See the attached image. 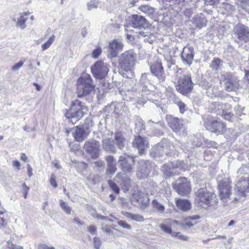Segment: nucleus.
Listing matches in <instances>:
<instances>
[{"label": "nucleus", "mask_w": 249, "mask_h": 249, "mask_svg": "<svg viewBox=\"0 0 249 249\" xmlns=\"http://www.w3.org/2000/svg\"><path fill=\"white\" fill-rule=\"evenodd\" d=\"M151 73L156 76L160 82H164L166 78L164 68L161 60H157L153 62L150 66Z\"/></svg>", "instance_id": "nucleus-13"}, {"label": "nucleus", "mask_w": 249, "mask_h": 249, "mask_svg": "<svg viewBox=\"0 0 249 249\" xmlns=\"http://www.w3.org/2000/svg\"><path fill=\"white\" fill-rule=\"evenodd\" d=\"M13 166L17 168L18 170L20 169V163L18 160H14L12 162Z\"/></svg>", "instance_id": "nucleus-54"}, {"label": "nucleus", "mask_w": 249, "mask_h": 249, "mask_svg": "<svg viewBox=\"0 0 249 249\" xmlns=\"http://www.w3.org/2000/svg\"><path fill=\"white\" fill-rule=\"evenodd\" d=\"M194 83L192 80L190 73L183 74V76L178 78L175 88L177 91L184 96H187L192 92L194 89Z\"/></svg>", "instance_id": "nucleus-3"}, {"label": "nucleus", "mask_w": 249, "mask_h": 249, "mask_svg": "<svg viewBox=\"0 0 249 249\" xmlns=\"http://www.w3.org/2000/svg\"><path fill=\"white\" fill-rule=\"evenodd\" d=\"M135 62V54L131 51H127L121 55V60L120 63L121 67L127 71Z\"/></svg>", "instance_id": "nucleus-14"}, {"label": "nucleus", "mask_w": 249, "mask_h": 249, "mask_svg": "<svg viewBox=\"0 0 249 249\" xmlns=\"http://www.w3.org/2000/svg\"><path fill=\"white\" fill-rule=\"evenodd\" d=\"M7 247L9 249H23V247L14 244L12 241H8Z\"/></svg>", "instance_id": "nucleus-45"}, {"label": "nucleus", "mask_w": 249, "mask_h": 249, "mask_svg": "<svg viewBox=\"0 0 249 249\" xmlns=\"http://www.w3.org/2000/svg\"><path fill=\"white\" fill-rule=\"evenodd\" d=\"M200 218L198 215L187 216L182 219L181 223L179 222V224L183 227L190 228L196 224Z\"/></svg>", "instance_id": "nucleus-20"}, {"label": "nucleus", "mask_w": 249, "mask_h": 249, "mask_svg": "<svg viewBox=\"0 0 249 249\" xmlns=\"http://www.w3.org/2000/svg\"><path fill=\"white\" fill-rule=\"evenodd\" d=\"M55 37L53 35H52L49 38V39L48 40V41L47 42H46L45 43H43L42 45V46H41L42 50L43 51H45V50H47L48 48H49L50 47V46L51 45V44L54 41Z\"/></svg>", "instance_id": "nucleus-35"}, {"label": "nucleus", "mask_w": 249, "mask_h": 249, "mask_svg": "<svg viewBox=\"0 0 249 249\" xmlns=\"http://www.w3.org/2000/svg\"><path fill=\"white\" fill-rule=\"evenodd\" d=\"M105 160L107 164V173L109 175H112L114 174L117 170L116 160L113 156L111 155L106 156Z\"/></svg>", "instance_id": "nucleus-18"}, {"label": "nucleus", "mask_w": 249, "mask_h": 249, "mask_svg": "<svg viewBox=\"0 0 249 249\" xmlns=\"http://www.w3.org/2000/svg\"><path fill=\"white\" fill-rule=\"evenodd\" d=\"M167 67L170 70H171V68L172 67H173V69H175V68H176L177 69H178V71H177V72H178V71H181V73L182 72H183L184 71V70L182 69H178V67H177V66L176 65V64H175V61L174 60H173V59H171L170 60L168 61Z\"/></svg>", "instance_id": "nucleus-39"}, {"label": "nucleus", "mask_w": 249, "mask_h": 249, "mask_svg": "<svg viewBox=\"0 0 249 249\" xmlns=\"http://www.w3.org/2000/svg\"><path fill=\"white\" fill-rule=\"evenodd\" d=\"M88 231L91 234H95L96 232L97 228L94 225H90L88 228Z\"/></svg>", "instance_id": "nucleus-50"}, {"label": "nucleus", "mask_w": 249, "mask_h": 249, "mask_svg": "<svg viewBox=\"0 0 249 249\" xmlns=\"http://www.w3.org/2000/svg\"><path fill=\"white\" fill-rule=\"evenodd\" d=\"M80 163L84 169H87L88 165L87 163L84 162H81Z\"/></svg>", "instance_id": "nucleus-59"}, {"label": "nucleus", "mask_w": 249, "mask_h": 249, "mask_svg": "<svg viewBox=\"0 0 249 249\" xmlns=\"http://www.w3.org/2000/svg\"><path fill=\"white\" fill-rule=\"evenodd\" d=\"M222 61L218 57H214L211 64L210 68L214 71H217L222 64Z\"/></svg>", "instance_id": "nucleus-30"}, {"label": "nucleus", "mask_w": 249, "mask_h": 249, "mask_svg": "<svg viewBox=\"0 0 249 249\" xmlns=\"http://www.w3.org/2000/svg\"><path fill=\"white\" fill-rule=\"evenodd\" d=\"M109 197L111 198V200L112 201L115 200V197L113 195L110 194L109 195Z\"/></svg>", "instance_id": "nucleus-63"}, {"label": "nucleus", "mask_w": 249, "mask_h": 249, "mask_svg": "<svg viewBox=\"0 0 249 249\" xmlns=\"http://www.w3.org/2000/svg\"><path fill=\"white\" fill-rule=\"evenodd\" d=\"M23 63L24 61L20 60L18 63H16L12 66V70L13 71H17L23 65Z\"/></svg>", "instance_id": "nucleus-49"}, {"label": "nucleus", "mask_w": 249, "mask_h": 249, "mask_svg": "<svg viewBox=\"0 0 249 249\" xmlns=\"http://www.w3.org/2000/svg\"><path fill=\"white\" fill-rule=\"evenodd\" d=\"M86 111H88L87 107L83 105L80 101L76 99L71 103L70 108L66 110L65 115L69 120L75 118L79 120L84 116Z\"/></svg>", "instance_id": "nucleus-4"}, {"label": "nucleus", "mask_w": 249, "mask_h": 249, "mask_svg": "<svg viewBox=\"0 0 249 249\" xmlns=\"http://www.w3.org/2000/svg\"><path fill=\"white\" fill-rule=\"evenodd\" d=\"M235 224V221L233 220H231L229 223L228 226H231Z\"/></svg>", "instance_id": "nucleus-62"}, {"label": "nucleus", "mask_w": 249, "mask_h": 249, "mask_svg": "<svg viewBox=\"0 0 249 249\" xmlns=\"http://www.w3.org/2000/svg\"><path fill=\"white\" fill-rule=\"evenodd\" d=\"M27 169L28 176L31 177L33 175V168L29 164L27 165Z\"/></svg>", "instance_id": "nucleus-52"}, {"label": "nucleus", "mask_w": 249, "mask_h": 249, "mask_svg": "<svg viewBox=\"0 0 249 249\" xmlns=\"http://www.w3.org/2000/svg\"><path fill=\"white\" fill-rule=\"evenodd\" d=\"M29 190V188L27 187L25 183H23L21 185V192L23 194L24 198H27V194Z\"/></svg>", "instance_id": "nucleus-44"}, {"label": "nucleus", "mask_w": 249, "mask_h": 249, "mask_svg": "<svg viewBox=\"0 0 249 249\" xmlns=\"http://www.w3.org/2000/svg\"><path fill=\"white\" fill-rule=\"evenodd\" d=\"M54 165L55 167H56L58 169H59L61 168V166L58 163H54Z\"/></svg>", "instance_id": "nucleus-64"}, {"label": "nucleus", "mask_w": 249, "mask_h": 249, "mask_svg": "<svg viewBox=\"0 0 249 249\" xmlns=\"http://www.w3.org/2000/svg\"><path fill=\"white\" fill-rule=\"evenodd\" d=\"M188 49V52H187L185 49H184L181 53V57L188 64H191L194 58V54L191 49L189 48Z\"/></svg>", "instance_id": "nucleus-25"}, {"label": "nucleus", "mask_w": 249, "mask_h": 249, "mask_svg": "<svg viewBox=\"0 0 249 249\" xmlns=\"http://www.w3.org/2000/svg\"><path fill=\"white\" fill-rule=\"evenodd\" d=\"M49 181L51 185L53 187L56 188L57 187L58 185L56 182V177L54 174H51Z\"/></svg>", "instance_id": "nucleus-47"}, {"label": "nucleus", "mask_w": 249, "mask_h": 249, "mask_svg": "<svg viewBox=\"0 0 249 249\" xmlns=\"http://www.w3.org/2000/svg\"><path fill=\"white\" fill-rule=\"evenodd\" d=\"M38 249H54L53 247H48L45 244H39L37 247Z\"/></svg>", "instance_id": "nucleus-51"}, {"label": "nucleus", "mask_w": 249, "mask_h": 249, "mask_svg": "<svg viewBox=\"0 0 249 249\" xmlns=\"http://www.w3.org/2000/svg\"><path fill=\"white\" fill-rule=\"evenodd\" d=\"M73 221L75 223H76V224H77L79 225H81L83 224V223L81 221L79 218L78 217H76L74 218Z\"/></svg>", "instance_id": "nucleus-57"}, {"label": "nucleus", "mask_w": 249, "mask_h": 249, "mask_svg": "<svg viewBox=\"0 0 249 249\" xmlns=\"http://www.w3.org/2000/svg\"><path fill=\"white\" fill-rule=\"evenodd\" d=\"M148 24V23L146 18L142 16L133 15L131 17L130 24L133 28H144L147 26Z\"/></svg>", "instance_id": "nucleus-17"}, {"label": "nucleus", "mask_w": 249, "mask_h": 249, "mask_svg": "<svg viewBox=\"0 0 249 249\" xmlns=\"http://www.w3.org/2000/svg\"><path fill=\"white\" fill-rule=\"evenodd\" d=\"M87 134L85 129L80 126H76L75 128V131L73 133V137L75 140L78 142H83L87 137Z\"/></svg>", "instance_id": "nucleus-22"}, {"label": "nucleus", "mask_w": 249, "mask_h": 249, "mask_svg": "<svg viewBox=\"0 0 249 249\" xmlns=\"http://www.w3.org/2000/svg\"><path fill=\"white\" fill-rule=\"evenodd\" d=\"M168 124L169 126L175 132L179 131L182 125L179 119L177 117H171L168 122Z\"/></svg>", "instance_id": "nucleus-24"}, {"label": "nucleus", "mask_w": 249, "mask_h": 249, "mask_svg": "<svg viewBox=\"0 0 249 249\" xmlns=\"http://www.w3.org/2000/svg\"><path fill=\"white\" fill-rule=\"evenodd\" d=\"M94 164L97 167H101L103 164V162L102 160L96 161L94 162Z\"/></svg>", "instance_id": "nucleus-58"}, {"label": "nucleus", "mask_w": 249, "mask_h": 249, "mask_svg": "<svg viewBox=\"0 0 249 249\" xmlns=\"http://www.w3.org/2000/svg\"><path fill=\"white\" fill-rule=\"evenodd\" d=\"M205 126L207 130L217 135L224 134L227 130L226 124L223 121L214 117L207 119Z\"/></svg>", "instance_id": "nucleus-7"}, {"label": "nucleus", "mask_w": 249, "mask_h": 249, "mask_svg": "<svg viewBox=\"0 0 249 249\" xmlns=\"http://www.w3.org/2000/svg\"><path fill=\"white\" fill-rule=\"evenodd\" d=\"M142 196L143 193L141 191L138 190L135 191L132 194V198L137 202H141L142 198Z\"/></svg>", "instance_id": "nucleus-36"}, {"label": "nucleus", "mask_w": 249, "mask_h": 249, "mask_svg": "<svg viewBox=\"0 0 249 249\" xmlns=\"http://www.w3.org/2000/svg\"><path fill=\"white\" fill-rule=\"evenodd\" d=\"M117 223L120 226H121L124 228H125V229H127L128 230H130L131 229V225L128 224V223H127L125 221L120 220V221H118Z\"/></svg>", "instance_id": "nucleus-48"}, {"label": "nucleus", "mask_w": 249, "mask_h": 249, "mask_svg": "<svg viewBox=\"0 0 249 249\" xmlns=\"http://www.w3.org/2000/svg\"><path fill=\"white\" fill-rule=\"evenodd\" d=\"M132 145L133 147L138 149L140 155L143 154L145 149L148 147V143L145 139L139 135L135 136Z\"/></svg>", "instance_id": "nucleus-16"}, {"label": "nucleus", "mask_w": 249, "mask_h": 249, "mask_svg": "<svg viewBox=\"0 0 249 249\" xmlns=\"http://www.w3.org/2000/svg\"><path fill=\"white\" fill-rule=\"evenodd\" d=\"M102 50L100 47H97L92 52V57L94 58H97L101 54Z\"/></svg>", "instance_id": "nucleus-46"}, {"label": "nucleus", "mask_w": 249, "mask_h": 249, "mask_svg": "<svg viewBox=\"0 0 249 249\" xmlns=\"http://www.w3.org/2000/svg\"><path fill=\"white\" fill-rule=\"evenodd\" d=\"M175 204L179 210L183 212L190 210L192 207L191 203L186 199L177 198L175 200Z\"/></svg>", "instance_id": "nucleus-19"}, {"label": "nucleus", "mask_w": 249, "mask_h": 249, "mask_svg": "<svg viewBox=\"0 0 249 249\" xmlns=\"http://www.w3.org/2000/svg\"><path fill=\"white\" fill-rule=\"evenodd\" d=\"M241 3H242L244 5L246 6L249 3V0H241Z\"/></svg>", "instance_id": "nucleus-60"}, {"label": "nucleus", "mask_w": 249, "mask_h": 249, "mask_svg": "<svg viewBox=\"0 0 249 249\" xmlns=\"http://www.w3.org/2000/svg\"><path fill=\"white\" fill-rule=\"evenodd\" d=\"M91 72L96 78L102 79L107 74L108 66L101 60L96 61L91 67Z\"/></svg>", "instance_id": "nucleus-11"}, {"label": "nucleus", "mask_w": 249, "mask_h": 249, "mask_svg": "<svg viewBox=\"0 0 249 249\" xmlns=\"http://www.w3.org/2000/svg\"><path fill=\"white\" fill-rule=\"evenodd\" d=\"M93 243L94 247L95 249H100L102 245V242L100 239L99 237H94L93 238Z\"/></svg>", "instance_id": "nucleus-41"}, {"label": "nucleus", "mask_w": 249, "mask_h": 249, "mask_svg": "<svg viewBox=\"0 0 249 249\" xmlns=\"http://www.w3.org/2000/svg\"><path fill=\"white\" fill-rule=\"evenodd\" d=\"M235 34L239 40L248 42L249 41V29L243 24H238L235 27Z\"/></svg>", "instance_id": "nucleus-15"}, {"label": "nucleus", "mask_w": 249, "mask_h": 249, "mask_svg": "<svg viewBox=\"0 0 249 249\" xmlns=\"http://www.w3.org/2000/svg\"><path fill=\"white\" fill-rule=\"evenodd\" d=\"M103 147L106 150L115 151V147L113 142L109 138L105 139L103 141Z\"/></svg>", "instance_id": "nucleus-27"}, {"label": "nucleus", "mask_w": 249, "mask_h": 249, "mask_svg": "<svg viewBox=\"0 0 249 249\" xmlns=\"http://www.w3.org/2000/svg\"><path fill=\"white\" fill-rule=\"evenodd\" d=\"M132 180L129 178H124L121 184V188L124 192H127L131 187Z\"/></svg>", "instance_id": "nucleus-31"}, {"label": "nucleus", "mask_w": 249, "mask_h": 249, "mask_svg": "<svg viewBox=\"0 0 249 249\" xmlns=\"http://www.w3.org/2000/svg\"><path fill=\"white\" fill-rule=\"evenodd\" d=\"M115 226L114 225L112 226L106 225L104 227H103L101 229L104 232L110 234L112 233L113 230L114 229Z\"/></svg>", "instance_id": "nucleus-40"}, {"label": "nucleus", "mask_w": 249, "mask_h": 249, "mask_svg": "<svg viewBox=\"0 0 249 249\" xmlns=\"http://www.w3.org/2000/svg\"><path fill=\"white\" fill-rule=\"evenodd\" d=\"M244 79L246 82L249 84V70H245Z\"/></svg>", "instance_id": "nucleus-55"}, {"label": "nucleus", "mask_w": 249, "mask_h": 249, "mask_svg": "<svg viewBox=\"0 0 249 249\" xmlns=\"http://www.w3.org/2000/svg\"><path fill=\"white\" fill-rule=\"evenodd\" d=\"M33 85L36 87V90L37 91H39L40 90V87L38 84L34 83Z\"/></svg>", "instance_id": "nucleus-61"}, {"label": "nucleus", "mask_w": 249, "mask_h": 249, "mask_svg": "<svg viewBox=\"0 0 249 249\" xmlns=\"http://www.w3.org/2000/svg\"><path fill=\"white\" fill-rule=\"evenodd\" d=\"M95 86L89 74L83 73L77 82V94L79 97H83L95 91Z\"/></svg>", "instance_id": "nucleus-2"}, {"label": "nucleus", "mask_w": 249, "mask_h": 249, "mask_svg": "<svg viewBox=\"0 0 249 249\" xmlns=\"http://www.w3.org/2000/svg\"><path fill=\"white\" fill-rule=\"evenodd\" d=\"M119 166L124 173H131L133 171L135 164V157L124 153L120 156L118 160Z\"/></svg>", "instance_id": "nucleus-8"}, {"label": "nucleus", "mask_w": 249, "mask_h": 249, "mask_svg": "<svg viewBox=\"0 0 249 249\" xmlns=\"http://www.w3.org/2000/svg\"><path fill=\"white\" fill-rule=\"evenodd\" d=\"M172 236L178 237L180 240L183 241H187L188 239V237L183 234H181L179 232H175L172 233Z\"/></svg>", "instance_id": "nucleus-42"}, {"label": "nucleus", "mask_w": 249, "mask_h": 249, "mask_svg": "<svg viewBox=\"0 0 249 249\" xmlns=\"http://www.w3.org/2000/svg\"><path fill=\"white\" fill-rule=\"evenodd\" d=\"M173 189L181 196H188L192 192L191 182L186 177H180L172 184Z\"/></svg>", "instance_id": "nucleus-5"}, {"label": "nucleus", "mask_w": 249, "mask_h": 249, "mask_svg": "<svg viewBox=\"0 0 249 249\" xmlns=\"http://www.w3.org/2000/svg\"><path fill=\"white\" fill-rule=\"evenodd\" d=\"M100 143L99 142L92 139L87 141L84 145L83 149L91 159H96L100 153Z\"/></svg>", "instance_id": "nucleus-12"}, {"label": "nucleus", "mask_w": 249, "mask_h": 249, "mask_svg": "<svg viewBox=\"0 0 249 249\" xmlns=\"http://www.w3.org/2000/svg\"><path fill=\"white\" fill-rule=\"evenodd\" d=\"M220 84H223L225 89L229 92L235 91L240 88V80L233 76L231 72H227L221 75Z\"/></svg>", "instance_id": "nucleus-6"}, {"label": "nucleus", "mask_w": 249, "mask_h": 249, "mask_svg": "<svg viewBox=\"0 0 249 249\" xmlns=\"http://www.w3.org/2000/svg\"><path fill=\"white\" fill-rule=\"evenodd\" d=\"M249 193V178H241L236 184V196L232 202L239 201L242 197H245Z\"/></svg>", "instance_id": "nucleus-9"}, {"label": "nucleus", "mask_w": 249, "mask_h": 249, "mask_svg": "<svg viewBox=\"0 0 249 249\" xmlns=\"http://www.w3.org/2000/svg\"><path fill=\"white\" fill-rule=\"evenodd\" d=\"M20 160L26 162L27 161L28 158L25 153H21L20 154Z\"/></svg>", "instance_id": "nucleus-56"}, {"label": "nucleus", "mask_w": 249, "mask_h": 249, "mask_svg": "<svg viewBox=\"0 0 249 249\" xmlns=\"http://www.w3.org/2000/svg\"><path fill=\"white\" fill-rule=\"evenodd\" d=\"M217 189L220 199L227 203L232 194L231 181L221 180L218 184Z\"/></svg>", "instance_id": "nucleus-10"}, {"label": "nucleus", "mask_w": 249, "mask_h": 249, "mask_svg": "<svg viewBox=\"0 0 249 249\" xmlns=\"http://www.w3.org/2000/svg\"><path fill=\"white\" fill-rule=\"evenodd\" d=\"M30 12H24L21 14L19 18H18L17 24L22 29H24L25 27V22L27 19L26 17L30 15Z\"/></svg>", "instance_id": "nucleus-28"}, {"label": "nucleus", "mask_w": 249, "mask_h": 249, "mask_svg": "<svg viewBox=\"0 0 249 249\" xmlns=\"http://www.w3.org/2000/svg\"><path fill=\"white\" fill-rule=\"evenodd\" d=\"M152 207L156 209L157 211L160 212H163L165 210L164 207L161 204L160 202H158V201L156 199H154L152 201Z\"/></svg>", "instance_id": "nucleus-33"}, {"label": "nucleus", "mask_w": 249, "mask_h": 249, "mask_svg": "<svg viewBox=\"0 0 249 249\" xmlns=\"http://www.w3.org/2000/svg\"><path fill=\"white\" fill-rule=\"evenodd\" d=\"M8 216L5 211L0 212V228L5 227L7 224Z\"/></svg>", "instance_id": "nucleus-32"}, {"label": "nucleus", "mask_w": 249, "mask_h": 249, "mask_svg": "<svg viewBox=\"0 0 249 249\" xmlns=\"http://www.w3.org/2000/svg\"><path fill=\"white\" fill-rule=\"evenodd\" d=\"M124 215L127 218L135 220L137 222H142L144 219L143 216L139 214H135L126 212L125 213Z\"/></svg>", "instance_id": "nucleus-29"}, {"label": "nucleus", "mask_w": 249, "mask_h": 249, "mask_svg": "<svg viewBox=\"0 0 249 249\" xmlns=\"http://www.w3.org/2000/svg\"><path fill=\"white\" fill-rule=\"evenodd\" d=\"M221 116L225 120H228L230 122L233 121V114L231 112H227L224 110H222Z\"/></svg>", "instance_id": "nucleus-38"}, {"label": "nucleus", "mask_w": 249, "mask_h": 249, "mask_svg": "<svg viewBox=\"0 0 249 249\" xmlns=\"http://www.w3.org/2000/svg\"><path fill=\"white\" fill-rule=\"evenodd\" d=\"M114 141L120 149H122L125 146L126 139L121 131H117L114 134Z\"/></svg>", "instance_id": "nucleus-21"}, {"label": "nucleus", "mask_w": 249, "mask_h": 249, "mask_svg": "<svg viewBox=\"0 0 249 249\" xmlns=\"http://www.w3.org/2000/svg\"><path fill=\"white\" fill-rule=\"evenodd\" d=\"M195 202L198 207L214 209L217 206L218 199L214 192L206 188H200L195 192Z\"/></svg>", "instance_id": "nucleus-1"}, {"label": "nucleus", "mask_w": 249, "mask_h": 249, "mask_svg": "<svg viewBox=\"0 0 249 249\" xmlns=\"http://www.w3.org/2000/svg\"><path fill=\"white\" fill-rule=\"evenodd\" d=\"M107 182L109 187L116 194H119L120 193V189L116 183L112 180H108Z\"/></svg>", "instance_id": "nucleus-37"}, {"label": "nucleus", "mask_w": 249, "mask_h": 249, "mask_svg": "<svg viewBox=\"0 0 249 249\" xmlns=\"http://www.w3.org/2000/svg\"><path fill=\"white\" fill-rule=\"evenodd\" d=\"M60 206L61 209L67 214H71V208L68 206L67 203L63 200H60Z\"/></svg>", "instance_id": "nucleus-34"}, {"label": "nucleus", "mask_w": 249, "mask_h": 249, "mask_svg": "<svg viewBox=\"0 0 249 249\" xmlns=\"http://www.w3.org/2000/svg\"><path fill=\"white\" fill-rule=\"evenodd\" d=\"M123 45L122 43L116 40H114L109 43V50L110 55L112 57H116L119 50H121L123 48Z\"/></svg>", "instance_id": "nucleus-23"}, {"label": "nucleus", "mask_w": 249, "mask_h": 249, "mask_svg": "<svg viewBox=\"0 0 249 249\" xmlns=\"http://www.w3.org/2000/svg\"><path fill=\"white\" fill-rule=\"evenodd\" d=\"M220 2V0H210L207 3L210 5H217Z\"/></svg>", "instance_id": "nucleus-53"}, {"label": "nucleus", "mask_w": 249, "mask_h": 249, "mask_svg": "<svg viewBox=\"0 0 249 249\" xmlns=\"http://www.w3.org/2000/svg\"><path fill=\"white\" fill-rule=\"evenodd\" d=\"M177 105L179 108L180 112L181 114H183L186 110V105L181 101H178L177 103Z\"/></svg>", "instance_id": "nucleus-43"}, {"label": "nucleus", "mask_w": 249, "mask_h": 249, "mask_svg": "<svg viewBox=\"0 0 249 249\" xmlns=\"http://www.w3.org/2000/svg\"><path fill=\"white\" fill-rule=\"evenodd\" d=\"M167 221H168V224L170 226L173 223L179 224V222L177 220H172V219H169L167 220ZM160 227L164 232L172 235L173 232L171 226H168L165 224H161L160 225Z\"/></svg>", "instance_id": "nucleus-26"}]
</instances>
